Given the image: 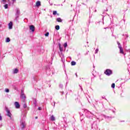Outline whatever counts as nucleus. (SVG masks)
Here are the masks:
<instances>
[{"instance_id":"nucleus-1","label":"nucleus","mask_w":130,"mask_h":130,"mask_svg":"<svg viewBox=\"0 0 130 130\" xmlns=\"http://www.w3.org/2000/svg\"><path fill=\"white\" fill-rule=\"evenodd\" d=\"M85 115L87 118H91L93 116V114L91 112L86 110Z\"/></svg>"},{"instance_id":"nucleus-2","label":"nucleus","mask_w":130,"mask_h":130,"mask_svg":"<svg viewBox=\"0 0 130 130\" xmlns=\"http://www.w3.org/2000/svg\"><path fill=\"white\" fill-rule=\"evenodd\" d=\"M25 126H26V122H25V120H21L20 126H21L22 129H23V128H25Z\"/></svg>"},{"instance_id":"nucleus-3","label":"nucleus","mask_w":130,"mask_h":130,"mask_svg":"<svg viewBox=\"0 0 130 130\" xmlns=\"http://www.w3.org/2000/svg\"><path fill=\"white\" fill-rule=\"evenodd\" d=\"M19 16H20V9L18 8L16 9V14H15V19L18 20V18H19Z\"/></svg>"},{"instance_id":"nucleus-4","label":"nucleus","mask_w":130,"mask_h":130,"mask_svg":"<svg viewBox=\"0 0 130 130\" xmlns=\"http://www.w3.org/2000/svg\"><path fill=\"white\" fill-rule=\"evenodd\" d=\"M104 73L107 76H110L111 75H112V71H111L110 69H107L106 72Z\"/></svg>"},{"instance_id":"nucleus-5","label":"nucleus","mask_w":130,"mask_h":130,"mask_svg":"<svg viewBox=\"0 0 130 130\" xmlns=\"http://www.w3.org/2000/svg\"><path fill=\"white\" fill-rule=\"evenodd\" d=\"M6 110L7 113V116H9V117L12 118V113H11V111L8 108H6Z\"/></svg>"},{"instance_id":"nucleus-6","label":"nucleus","mask_w":130,"mask_h":130,"mask_svg":"<svg viewBox=\"0 0 130 130\" xmlns=\"http://www.w3.org/2000/svg\"><path fill=\"white\" fill-rule=\"evenodd\" d=\"M29 30L32 32V33H34V31H35V26L34 25H29Z\"/></svg>"},{"instance_id":"nucleus-7","label":"nucleus","mask_w":130,"mask_h":130,"mask_svg":"<svg viewBox=\"0 0 130 130\" xmlns=\"http://www.w3.org/2000/svg\"><path fill=\"white\" fill-rule=\"evenodd\" d=\"M20 98L23 100V102H25V100L26 99V95H25V94H24V93L22 92Z\"/></svg>"},{"instance_id":"nucleus-8","label":"nucleus","mask_w":130,"mask_h":130,"mask_svg":"<svg viewBox=\"0 0 130 130\" xmlns=\"http://www.w3.org/2000/svg\"><path fill=\"white\" fill-rule=\"evenodd\" d=\"M97 122H94L92 124L91 128H97Z\"/></svg>"},{"instance_id":"nucleus-9","label":"nucleus","mask_w":130,"mask_h":130,"mask_svg":"<svg viewBox=\"0 0 130 130\" xmlns=\"http://www.w3.org/2000/svg\"><path fill=\"white\" fill-rule=\"evenodd\" d=\"M14 104L15 105V107L16 108H20V104H19V103L18 102H15L14 103Z\"/></svg>"},{"instance_id":"nucleus-10","label":"nucleus","mask_w":130,"mask_h":130,"mask_svg":"<svg viewBox=\"0 0 130 130\" xmlns=\"http://www.w3.org/2000/svg\"><path fill=\"white\" fill-rule=\"evenodd\" d=\"M8 26H9V29H13V22L12 21H11L9 23Z\"/></svg>"},{"instance_id":"nucleus-11","label":"nucleus","mask_w":130,"mask_h":130,"mask_svg":"<svg viewBox=\"0 0 130 130\" xmlns=\"http://www.w3.org/2000/svg\"><path fill=\"white\" fill-rule=\"evenodd\" d=\"M36 6L37 7H40V6H41V3L40 2V1H37V3H36Z\"/></svg>"},{"instance_id":"nucleus-12","label":"nucleus","mask_w":130,"mask_h":130,"mask_svg":"<svg viewBox=\"0 0 130 130\" xmlns=\"http://www.w3.org/2000/svg\"><path fill=\"white\" fill-rule=\"evenodd\" d=\"M19 70L18 69H15L13 71V74H18Z\"/></svg>"},{"instance_id":"nucleus-13","label":"nucleus","mask_w":130,"mask_h":130,"mask_svg":"<svg viewBox=\"0 0 130 130\" xmlns=\"http://www.w3.org/2000/svg\"><path fill=\"white\" fill-rule=\"evenodd\" d=\"M119 49H120V53L124 54V52H123V49H122V48L121 47H119Z\"/></svg>"},{"instance_id":"nucleus-14","label":"nucleus","mask_w":130,"mask_h":130,"mask_svg":"<svg viewBox=\"0 0 130 130\" xmlns=\"http://www.w3.org/2000/svg\"><path fill=\"white\" fill-rule=\"evenodd\" d=\"M50 120H51L52 121H54V120H55V118L54 117V116L53 115L51 116L50 118Z\"/></svg>"},{"instance_id":"nucleus-15","label":"nucleus","mask_w":130,"mask_h":130,"mask_svg":"<svg viewBox=\"0 0 130 130\" xmlns=\"http://www.w3.org/2000/svg\"><path fill=\"white\" fill-rule=\"evenodd\" d=\"M56 21L57 22H59V23H61V22H62V19H61V18H58L56 19Z\"/></svg>"},{"instance_id":"nucleus-16","label":"nucleus","mask_w":130,"mask_h":130,"mask_svg":"<svg viewBox=\"0 0 130 130\" xmlns=\"http://www.w3.org/2000/svg\"><path fill=\"white\" fill-rule=\"evenodd\" d=\"M59 50H60V51H61V52H62V51H63V49H62V47H61L60 45L59 46Z\"/></svg>"},{"instance_id":"nucleus-17","label":"nucleus","mask_w":130,"mask_h":130,"mask_svg":"<svg viewBox=\"0 0 130 130\" xmlns=\"http://www.w3.org/2000/svg\"><path fill=\"white\" fill-rule=\"evenodd\" d=\"M1 3H2V4L5 5V4H6V3H7V0H2Z\"/></svg>"},{"instance_id":"nucleus-18","label":"nucleus","mask_w":130,"mask_h":130,"mask_svg":"<svg viewBox=\"0 0 130 130\" xmlns=\"http://www.w3.org/2000/svg\"><path fill=\"white\" fill-rule=\"evenodd\" d=\"M10 41H11L10 38H7L6 40V42H10Z\"/></svg>"},{"instance_id":"nucleus-19","label":"nucleus","mask_w":130,"mask_h":130,"mask_svg":"<svg viewBox=\"0 0 130 130\" xmlns=\"http://www.w3.org/2000/svg\"><path fill=\"white\" fill-rule=\"evenodd\" d=\"M71 65L72 66H76V62H75L74 61H72L71 62Z\"/></svg>"},{"instance_id":"nucleus-20","label":"nucleus","mask_w":130,"mask_h":130,"mask_svg":"<svg viewBox=\"0 0 130 130\" xmlns=\"http://www.w3.org/2000/svg\"><path fill=\"white\" fill-rule=\"evenodd\" d=\"M111 87L113 88V89H114L115 88V84L112 83Z\"/></svg>"},{"instance_id":"nucleus-21","label":"nucleus","mask_w":130,"mask_h":130,"mask_svg":"<svg viewBox=\"0 0 130 130\" xmlns=\"http://www.w3.org/2000/svg\"><path fill=\"white\" fill-rule=\"evenodd\" d=\"M56 30H59V25H56L55 26Z\"/></svg>"},{"instance_id":"nucleus-22","label":"nucleus","mask_w":130,"mask_h":130,"mask_svg":"<svg viewBox=\"0 0 130 130\" xmlns=\"http://www.w3.org/2000/svg\"><path fill=\"white\" fill-rule=\"evenodd\" d=\"M61 61H62V62H64L65 60H64V57L63 56L62 57H61Z\"/></svg>"},{"instance_id":"nucleus-23","label":"nucleus","mask_w":130,"mask_h":130,"mask_svg":"<svg viewBox=\"0 0 130 130\" xmlns=\"http://www.w3.org/2000/svg\"><path fill=\"white\" fill-rule=\"evenodd\" d=\"M5 92H6V93H9V92H10V90L8 88H6Z\"/></svg>"},{"instance_id":"nucleus-24","label":"nucleus","mask_w":130,"mask_h":130,"mask_svg":"<svg viewBox=\"0 0 130 130\" xmlns=\"http://www.w3.org/2000/svg\"><path fill=\"white\" fill-rule=\"evenodd\" d=\"M57 13V11H54L53 12V15H56Z\"/></svg>"},{"instance_id":"nucleus-25","label":"nucleus","mask_w":130,"mask_h":130,"mask_svg":"<svg viewBox=\"0 0 130 130\" xmlns=\"http://www.w3.org/2000/svg\"><path fill=\"white\" fill-rule=\"evenodd\" d=\"M117 44L118 45V48H119V47H121V45H120V43H119L118 42H117Z\"/></svg>"},{"instance_id":"nucleus-26","label":"nucleus","mask_w":130,"mask_h":130,"mask_svg":"<svg viewBox=\"0 0 130 130\" xmlns=\"http://www.w3.org/2000/svg\"><path fill=\"white\" fill-rule=\"evenodd\" d=\"M5 9H8V4H5L4 5Z\"/></svg>"},{"instance_id":"nucleus-27","label":"nucleus","mask_w":130,"mask_h":130,"mask_svg":"<svg viewBox=\"0 0 130 130\" xmlns=\"http://www.w3.org/2000/svg\"><path fill=\"white\" fill-rule=\"evenodd\" d=\"M49 32H47L45 34V36L47 37V36H49Z\"/></svg>"},{"instance_id":"nucleus-28","label":"nucleus","mask_w":130,"mask_h":130,"mask_svg":"<svg viewBox=\"0 0 130 130\" xmlns=\"http://www.w3.org/2000/svg\"><path fill=\"white\" fill-rule=\"evenodd\" d=\"M67 46H68V43H65L64 44V47L66 48L67 47Z\"/></svg>"},{"instance_id":"nucleus-29","label":"nucleus","mask_w":130,"mask_h":130,"mask_svg":"<svg viewBox=\"0 0 130 130\" xmlns=\"http://www.w3.org/2000/svg\"><path fill=\"white\" fill-rule=\"evenodd\" d=\"M27 107V105H26V104H24L23 105V108H26Z\"/></svg>"},{"instance_id":"nucleus-30","label":"nucleus","mask_w":130,"mask_h":130,"mask_svg":"<svg viewBox=\"0 0 130 130\" xmlns=\"http://www.w3.org/2000/svg\"><path fill=\"white\" fill-rule=\"evenodd\" d=\"M99 50L98 49H96L95 51V53H98Z\"/></svg>"},{"instance_id":"nucleus-31","label":"nucleus","mask_w":130,"mask_h":130,"mask_svg":"<svg viewBox=\"0 0 130 130\" xmlns=\"http://www.w3.org/2000/svg\"><path fill=\"white\" fill-rule=\"evenodd\" d=\"M62 87H63L62 84H59V87L61 88H62Z\"/></svg>"},{"instance_id":"nucleus-32","label":"nucleus","mask_w":130,"mask_h":130,"mask_svg":"<svg viewBox=\"0 0 130 130\" xmlns=\"http://www.w3.org/2000/svg\"><path fill=\"white\" fill-rule=\"evenodd\" d=\"M26 117V115H23V118H22V119H23L24 118H25Z\"/></svg>"},{"instance_id":"nucleus-33","label":"nucleus","mask_w":130,"mask_h":130,"mask_svg":"<svg viewBox=\"0 0 130 130\" xmlns=\"http://www.w3.org/2000/svg\"><path fill=\"white\" fill-rule=\"evenodd\" d=\"M80 87L81 89V91H83V88L82 87V86L80 85Z\"/></svg>"},{"instance_id":"nucleus-34","label":"nucleus","mask_w":130,"mask_h":130,"mask_svg":"<svg viewBox=\"0 0 130 130\" xmlns=\"http://www.w3.org/2000/svg\"><path fill=\"white\" fill-rule=\"evenodd\" d=\"M3 119L2 117V115H1L0 114V120H2Z\"/></svg>"},{"instance_id":"nucleus-35","label":"nucleus","mask_w":130,"mask_h":130,"mask_svg":"<svg viewBox=\"0 0 130 130\" xmlns=\"http://www.w3.org/2000/svg\"><path fill=\"white\" fill-rule=\"evenodd\" d=\"M80 121H81L82 123H83V122H84L83 119H80Z\"/></svg>"},{"instance_id":"nucleus-36","label":"nucleus","mask_w":130,"mask_h":130,"mask_svg":"<svg viewBox=\"0 0 130 130\" xmlns=\"http://www.w3.org/2000/svg\"><path fill=\"white\" fill-rule=\"evenodd\" d=\"M95 104L96 105L98 104V101H95Z\"/></svg>"},{"instance_id":"nucleus-37","label":"nucleus","mask_w":130,"mask_h":130,"mask_svg":"<svg viewBox=\"0 0 130 130\" xmlns=\"http://www.w3.org/2000/svg\"><path fill=\"white\" fill-rule=\"evenodd\" d=\"M103 99H105V100H107V99H106V98H105V96H103L102 97Z\"/></svg>"},{"instance_id":"nucleus-38","label":"nucleus","mask_w":130,"mask_h":130,"mask_svg":"<svg viewBox=\"0 0 130 130\" xmlns=\"http://www.w3.org/2000/svg\"><path fill=\"white\" fill-rule=\"evenodd\" d=\"M13 2V4H14V3H16V0H12Z\"/></svg>"},{"instance_id":"nucleus-39","label":"nucleus","mask_w":130,"mask_h":130,"mask_svg":"<svg viewBox=\"0 0 130 130\" xmlns=\"http://www.w3.org/2000/svg\"><path fill=\"white\" fill-rule=\"evenodd\" d=\"M38 110H41V107H39L38 108Z\"/></svg>"},{"instance_id":"nucleus-40","label":"nucleus","mask_w":130,"mask_h":130,"mask_svg":"<svg viewBox=\"0 0 130 130\" xmlns=\"http://www.w3.org/2000/svg\"><path fill=\"white\" fill-rule=\"evenodd\" d=\"M55 106V102H54V107Z\"/></svg>"},{"instance_id":"nucleus-41","label":"nucleus","mask_w":130,"mask_h":130,"mask_svg":"<svg viewBox=\"0 0 130 130\" xmlns=\"http://www.w3.org/2000/svg\"><path fill=\"white\" fill-rule=\"evenodd\" d=\"M76 77H78V75L77 74V73L75 74Z\"/></svg>"},{"instance_id":"nucleus-42","label":"nucleus","mask_w":130,"mask_h":130,"mask_svg":"<svg viewBox=\"0 0 130 130\" xmlns=\"http://www.w3.org/2000/svg\"><path fill=\"white\" fill-rule=\"evenodd\" d=\"M37 118H38V117L36 116V119H37Z\"/></svg>"},{"instance_id":"nucleus-43","label":"nucleus","mask_w":130,"mask_h":130,"mask_svg":"<svg viewBox=\"0 0 130 130\" xmlns=\"http://www.w3.org/2000/svg\"><path fill=\"white\" fill-rule=\"evenodd\" d=\"M128 72H129V68H128Z\"/></svg>"},{"instance_id":"nucleus-44","label":"nucleus","mask_w":130,"mask_h":130,"mask_svg":"<svg viewBox=\"0 0 130 130\" xmlns=\"http://www.w3.org/2000/svg\"><path fill=\"white\" fill-rule=\"evenodd\" d=\"M61 93H62V94H63V91H62Z\"/></svg>"},{"instance_id":"nucleus-45","label":"nucleus","mask_w":130,"mask_h":130,"mask_svg":"<svg viewBox=\"0 0 130 130\" xmlns=\"http://www.w3.org/2000/svg\"><path fill=\"white\" fill-rule=\"evenodd\" d=\"M8 2H10V0H8Z\"/></svg>"},{"instance_id":"nucleus-46","label":"nucleus","mask_w":130,"mask_h":130,"mask_svg":"<svg viewBox=\"0 0 130 130\" xmlns=\"http://www.w3.org/2000/svg\"><path fill=\"white\" fill-rule=\"evenodd\" d=\"M95 12H96V10H95Z\"/></svg>"},{"instance_id":"nucleus-47","label":"nucleus","mask_w":130,"mask_h":130,"mask_svg":"<svg viewBox=\"0 0 130 130\" xmlns=\"http://www.w3.org/2000/svg\"><path fill=\"white\" fill-rule=\"evenodd\" d=\"M93 68H95V67H94V66H93Z\"/></svg>"}]
</instances>
